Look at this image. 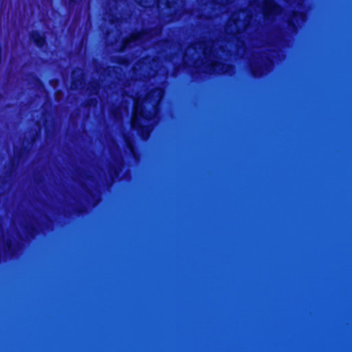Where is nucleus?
<instances>
[{
  "label": "nucleus",
  "mask_w": 352,
  "mask_h": 352,
  "mask_svg": "<svg viewBox=\"0 0 352 352\" xmlns=\"http://www.w3.org/2000/svg\"><path fill=\"white\" fill-rule=\"evenodd\" d=\"M153 113L151 111L145 113L142 106L140 104L138 107L137 101H134L131 128L136 131L140 138L143 140H147L150 137L152 126L148 124H144L141 120L149 122L153 118Z\"/></svg>",
  "instance_id": "f257e3e1"
},
{
  "label": "nucleus",
  "mask_w": 352,
  "mask_h": 352,
  "mask_svg": "<svg viewBox=\"0 0 352 352\" xmlns=\"http://www.w3.org/2000/svg\"><path fill=\"white\" fill-rule=\"evenodd\" d=\"M158 28H150L133 31L129 36L122 38L121 42V50L129 47L131 43H135L142 40L143 37L148 35L149 32L155 31L157 32Z\"/></svg>",
  "instance_id": "f03ea898"
},
{
  "label": "nucleus",
  "mask_w": 352,
  "mask_h": 352,
  "mask_svg": "<svg viewBox=\"0 0 352 352\" xmlns=\"http://www.w3.org/2000/svg\"><path fill=\"white\" fill-rule=\"evenodd\" d=\"M280 6L274 0H266L263 6V14L265 19H269L277 13Z\"/></svg>",
  "instance_id": "7ed1b4c3"
},
{
  "label": "nucleus",
  "mask_w": 352,
  "mask_h": 352,
  "mask_svg": "<svg viewBox=\"0 0 352 352\" xmlns=\"http://www.w3.org/2000/svg\"><path fill=\"white\" fill-rule=\"evenodd\" d=\"M302 13L298 12V10H292V16L288 19L287 23L288 28L292 31L295 32L298 30V25L297 23V19L300 16H302Z\"/></svg>",
  "instance_id": "20e7f679"
},
{
  "label": "nucleus",
  "mask_w": 352,
  "mask_h": 352,
  "mask_svg": "<svg viewBox=\"0 0 352 352\" xmlns=\"http://www.w3.org/2000/svg\"><path fill=\"white\" fill-rule=\"evenodd\" d=\"M124 142L130 153L135 158L138 156V151L134 141L129 137H125Z\"/></svg>",
  "instance_id": "39448f33"
},
{
  "label": "nucleus",
  "mask_w": 352,
  "mask_h": 352,
  "mask_svg": "<svg viewBox=\"0 0 352 352\" xmlns=\"http://www.w3.org/2000/svg\"><path fill=\"white\" fill-rule=\"evenodd\" d=\"M218 65L222 66L221 72L223 74H226L230 69L233 68V65L232 64H226L224 63H219L216 61H213L210 65V68L212 72H215V69Z\"/></svg>",
  "instance_id": "423d86ee"
},
{
  "label": "nucleus",
  "mask_w": 352,
  "mask_h": 352,
  "mask_svg": "<svg viewBox=\"0 0 352 352\" xmlns=\"http://www.w3.org/2000/svg\"><path fill=\"white\" fill-rule=\"evenodd\" d=\"M31 39L38 47H42L45 44V38L43 35L38 32H32Z\"/></svg>",
  "instance_id": "0eeeda50"
},
{
  "label": "nucleus",
  "mask_w": 352,
  "mask_h": 352,
  "mask_svg": "<svg viewBox=\"0 0 352 352\" xmlns=\"http://www.w3.org/2000/svg\"><path fill=\"white\" fill-rule=\"evenodd\" d=\"M91 87V76H89V87ZM91 95V93L89 92V96ZM89 108L91 107V102H92V99L89 97ZM91 124V121L89 120V125ZM91 135H89V146L91 145ZM91 155V150L89 149V155ZM91 181V171L89 170V182ZM91 188H89V199L91 198ZM91 206L89 205V207Z\"/></svg>",
  "instance_id": "6e6552de"
},
{
  "label": "nucleus",
  "mask_w": 352,
  "mask_h": 352,
  "mask_svg": "<svg viewBox=\"0 0 352 352\" xmlns=\"http://www.w3.org/2000/svg\"><path fill=\"white\" fill-rule=\"evenodd\" d=\"M258 71V70L257 69H256V68H252V69H251V72H252V76H257Z\"/></svg>",
  "instance_id": "1a4fd4ad"
},
{
  "label": "nucleus",
  "mask_w": 352,
  "mask_h": 352,
  "mask_svg": "<svg viewBox=\"0 0 352 352\" xmlns=\"http://www.w3.org/2000/svg\"><path fill=\"white\" fill-rule=\"evenodd\" d=\"M174 3L173 1H167L166 3V6L168 8H170L173 6V4Z\"/></svg>",
  "instance_id": "9d476101"
},
{
  "label": "nucleus",
  "mask_w": 352,
  "mask_h": 352,
  "mask_svg": "<svg viewBox=\"0 0 352 352\" xmlns=\"http://www.w3.org/2000/svg\"><path fill=\"white\" fill-rule=\"evenodd\" d=\"M91 14L89 13V29L91 28Z\"/></svg>",
  "instance_id": "9b49d317"
},
{
  "label": "nucleus",
  "mask_w": 352,
  "mask_h": 352,
  "mask_svg": "<svg viewBox=\"0 0 352 352\" xmlns=\"http://www.w3.org/2000/svg\"><path fill=\"white\" fill-rule=\"evenodd\" d=\"M89 67H90V66H94V65H92V63H91V60H90V59H89Z\"/></svg>",
  "instance_id": "f8f14e48"
},
{
  "label": "nucleus",
  "mask_w": 352,
  "mask_h": 352,
  "mask_svg": "<svg viewBox=\"0 0 352 352\" xmlns=\"http://www.w3.org/2000/svg\"><path fill=\"white\" fill-rule=\"evenodd\" d=\"M98 66L102 67V66H104V65L102 63H99Z\"/></svg>",
  "instance_id": "ddd939ff"
}]
</instances>
